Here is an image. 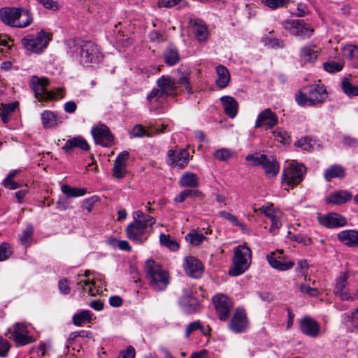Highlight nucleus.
I'll return each instance as SVG.
<instances>
[{"mask_svg": "<svg viewBox=\"0 0 358 358\" xmlns=\"http://www.w3.org/2000/svg\"><path fill=\"white\" fill-rule=\"evenodd\" d=\"M133 221L126 228L127 237L137 244H143L150 234V229L155 223V217L141 210L133 213Z\"/></svg>", "mask_w": 358, "mask_h": 358, "instance_id": "nucleus-1", "label": "nucleus"}, {"mask_svg": "<svg viewBox=\"0 0 358 358\" xmlns=\"http://www.w3.org/2000/svg\"><path fill=\"white\" fill-rule=\"evenodd\" d=\"M0 19L5 24L17 28H25L33 22V16L30 10L20 8H1Z\"/></svg>", "mask_w": 358, "mask_h": 358, "instance_id": "nucleus-2", "label": "nucleus"}, {"mask_svg": "<svg viewBox=\"0 0 358 358\" xmlns=\"http://www.w3.org/2000/svg\"><path fill=\"white\" fill-rule=\"evenodd\" d=\"M146 278L156 291L164 290L169 283V273L153 259H148L144 266Z\"/></svg>", "mask_w": 358, "mask_h": 358, "instance_id": "nucleus-3", "label": "nucleus"}, {"mask_svg": "<svg viewBox=\"0 0 358 358\" xmlns=\"http://www.w3.org/2000/svg\"><path fill=\"white\" fill-rule=\"evenodd\" d=\"M327 97V92L323 85H313L303 89L296 94V101L300 106H316L321 104Z\"/></svg>", "mask_w": 358, "mask_h": 358, "instance_id": "nucleus-4", "label": "nucleus"}, {"mask_svg": "<svg viewBox=\"0 0 358 358\" xmlns=\"http://www.w3.org/2000/svg\"><path fill=\"white\" fill-rule=\"evenodd\" d=\"M48 85L49 80L47 78H39L37 76L31 78L30 87L34 92L35 97L39 101H52L64 96L62 89L58 88L55 91H49L46 88Z\"/></svg>", "mask_w": 358, "mask_h": 358, "instance_id": "nucleus-5", "label": "nucleus"}, {"mask_svg": "<svg viewBox=\"0 0 358 358\" xmlns=\"http://www.w3.org/2000/svg\"><path fill=\"white\" fill-rule=\"evenodd\" d=\"M251 250L246 245L235 248L233 257V266L229 270L231 276H238L243 273L250 264Z\"/></svg>", "mask_w": 358, "mask_h": 358, "instance_id": "nucleus-6", "label": "nucleus"}, {"mask_svg": "<svg viewBox=\"0 0 358 358\" xmlns=\"http://www.w3.org/2000/svg\"><path fill=\"white\" fill-rule=\"evenodd\" d=\"M73 48L79 55L80 63L83 65L97 64L102 59L99 48L92 41H83L80 44H75Z\"/></svg>", "mask_w": 358, "mask_h": 358, "instance_id": "nucleus-7", "label": "nucleus"}, {"mask_svg": "<svg viewBox=\"0 0 358 358\" xmlns=\"http://www.w3.org/2000/svg\"><path fill=\"white\" fill-rule=\"evenodd\" d=\"M305 173L306 167L303 164L294 162L289 163L282 171V182L294 187L303 180Z\"/></svg>", "mask_w": 358, "mask_h": 358, "instance_id": "nucleus-8", "label": "nucleus"}, {"mask_svg": "<svg viewBox=\"0 0 358 358\" xmlns=\"http://www.w3.org/2000/svg\"><path fill=\"white\" fill-rule=\"evenodd\" d=\"M51 34L41 29L36 36L27 35L22 38V43L29 51L39 52L46 48L51 40Z\"/></svg>", "mask_w": 358, "mask_h": 358, "instance_id": "nucleus-9", "label": "nucleus"}, {"mask_svg": "<svg viewBox=\"0 0 358 358\" xmlns=\"http://www.w3.org/2000/svg\"><path fill=\"white\" fill-rule=\"evenodd\" d=\"M281 24L292 35L303 39L310 38L314 32L313 28L303 20H286Z\"/></svg>", "mask_w": 358, "mask_h": 358, "instance_id": "nucleus-10", "label": "nucleus"}, {"mask_svg": "<svg viewBox=\"0 0 358 358\" xmlns=\"http://www.w3.org/2000/svg\"><path fill=\"white\" fill-rule=\"evenodd\" d=\"M282 250H277L266 255V260L270 266L279 271H285L292 269L294 262L283 255Z\"/></svg>", "mask_w": 358, "mask_h": 358, "instance_id": "nucleus-11", "label": "nucleus"}, {"mask_svg": "<svg viewBox=\"0 0 358 358\" xmlns=\"http://www.w3.org/2000/svg\"><path fill=\"white\" fill-rule=\"evenodd\" d=\"M91 133L95 143L103 147L109 146L114 139L109 128L101 123L94 125L91 129Z\"/></svg>", "mask_w": 358, "mask_h": 358, "instance_id": "nucleus-12", "label": "nucleus"}, {"mask_svg": "<svg viewBox=\"0 0 358 358\" xmlns=\"http://www.w3.org/2000/svg\"><path fill=\"white\" fill-rule=\"evenodd\" d=\"M249 327V321L243 308H236L229 324V329L235 334L245 332Z\"/></svg>", "mask_w": 358, "mask_h": 358, "instance_id": "nucleus-13", "label": "nucleus"}, {"mask_svg": "<svg viewBox=\"0 0 358 358\" xmlns=\"http://www.w3.org/2000/svg\"><path fill=\"white\" fill-rule=\"evenodd\" d=\"M11 334L10 338L17 345H25L35 341L33 336H29L27 327L23 323H16L12 330H9Z\"/></svg>", "mask_w": 358, "mask_h": 358, "instance_id": "nucleus-14", "label": "nucleus"}, {"mask_svg": "<svg viewBox=\"0 0 358 358\" xmlns=\"http://www.w3.org/2000/svg\"><path fill=\"white\" fill-rule=\"evenodd\" d=\"M182 292L179 301L180 306L189 313L196 312L199 306V301L195 296L196 292L192 287H187Z\"/></svg>", "mask_w": 358, "mask_h": 358, "instance_id": "nucleus-15", "label": "nucleus"}, {"mask_svg": "<svg viewBox=\"0 0 358 358\" xmlns=\"http://www.w3.org/2000/svg\"><path fill=\"white\" fill-rule=\"evenodd\" d=\"M218 317L220 320H226L229 315L231 303L229 298L224 294H217L213 298Z\"/></svg>", "mask_w": 358, "mask_h": 358, "instance_id": "nucleus-16", "label": "nucleus"}, {"mask_svg": "<svg viewBox=\"0 0 358 358\" xmlns=\"http://www.w3.org/2000/svg\"><path fill=\"white\" fill-rule=\"evenodd\" d=\"M317 220L320 224L329 229L343 227L347 224L346 218L336 213L319 214Z\"/></svg>", "mask_w": 358, "mask_h": 358, "instance_id": "nucleus-17", "label": "nucleus"}, {"mask_svg": "<svg viewBox=\"0 0 358 358\" xmlns=\"http://www.w3.org/2000/svg\"><path fill=\"white\" fill-rule=\"evenodd\" d=\"M183 268L185 273L194 278H199L203 271L201 262L192 256L186 257L183 261Z\"/></svg>", "mask_w": 358, "mask_h": 358, "instance_id": "nucleus-18", "label": "nucleus"}, {"mask_svg": "<svg viewBox=\"0 0 358 358\" xmlns=\"http://www.w3.org/2000/svg\"><path fill=\"white\" fill-rule=\"evenodd\" d=\"M278 124V115L270 108H266L258 115L254 127L258 129L266 126L268 129H272Z\"/></svg>", "mask_w": 358, "mask_h": 358, "instance_id": "nucleus-19", "label": "nucleus"}, {"mask_svg": "<svg viewBox=\"0 0 358 358\" xmlns=\"http://www.w3.org/2000/svg\"><path fill=\"white\" fill-rule=\"evenodd\" d=\"M129 154L127 151L120 152L116 157L113 169V176L116 178H122L127 173V162L129 159Z\"/></svg>", "mask_w": 358, "mask_h": 358, "instance_id": "nucleus-20", "label": "nucleus"}, {"mask_svg": "<svg viewBox=\"0 0 358 358\" xmlns=\"http://www.w3.org/2000/svg\"><path fill=\"white\" fill-rule=\"evenodd\" d=\"M320 329L317 322L310 317L306 316L301 320L300 330L308 336L316 338L319 335Z\"/></svg>", "mask_w": 358, "mask_h": 358, "instance_id": "nucleus-21", "label": "nucleus"}, {"mask_svg": "<svg viewBox=\"0 0 358 358\" xmlns=\"http://www.w3.org/2000/svg\"><path fill=\"white\" fill-rule=\"evenodd\" d=\"M196 331L206 337H210L212 328L209 325H204L199 320L189 322L185 329V338H189L191 335Z\"/></svg>", "mask_w": 358, "mask_h": 358, "instance_id": "nucleus-22", "label": "nucleus"}, {"mask_svg": "<svg viewBox=\"0 0 358 358\" xmlns=\"http://www.w3.org/2000/svg\"><path fill=\"white\" fill-rule=\"evenodd\" d=\"M338 240L350 248H358V231L347 229L337 234Z\"/></svg>", "mask_w": 358, "mask_h": 358, "instance_id": "nucleus-23", "label": "nucleus"}, {"mask_svg": "<svg viewBox=\"0 0 358 358\" xmlns=\"http://www.w3.org/2000/svg\"><path fill=\"white\" fill-rule=\"evenodd\" d=\"M352 199V194L348 190H338L332 192L325 199L326 203L331 205H341Z\"/></svg>", "mask_w": 358, "mask_h": 358, "instance_id": "nucleus-24", "label": "nucleus"}, {"mask_svg": "<svg viewBox=\"0 0 358 358\" xmlns=\"http://www.w3.org/2000/svg\"><path fill=\"white\" fill-rule=\"evenodd\" d=\"M41 122L45 129L57 127L62 122V117L56 112L45 110L41 113Z\"/></svg>", "mask_w": 358, "mask_h": 358, "instance_id": "nucleus-25", "label": "nucleus"}, {"mask_svg": "<svg viewBox=\"0 0 358 358\" xmlns=\"http://www.w3.org/2000/svg\"><path fill=\"white\" fill-rule=\"evenodd\" d=\"M80 148L83 151H88L90 150V145L87 141L80 136H76L68 139L62 148L66 152L69 153L74 148Z\"/></svg>", "mask_w": 358, "mask_h": 358, "instance_id": "nucleus-26", "label": "nucleus"}, {"mask_svg": "<svg viewBox=\"0 0 358 358\" xmlns=\"http://www.w3.org/2000/svg\"><path fill=\"white\" fill-rule=\"evenodd\" d=\"M348 275L345 273H342L336 279L335 292L342 300H348L350 296V292L347 288Z\"/></svg>", "mask_w": 358, "mask_h": 358, "instance_id": "nucleus-27", "label": "nucleus"}, {"mask_svg": "<svg viewBox=\"0 0 358 358\" xmlns=\"http://www.w3.org/2000/svg\"><path fill=\"white\" fill-rule=\"evenodd\" d=\"M157 85L164 94L171 96L176 94V83L174 79L168 76H162L157 80Z\"/></svg>", "mask_w": 358, "mask_h": 358, "instance_id": "nucleus-28", "label": "nucleus"}, {"mask_svg": "<svg viewBox=\"0 0 358 358\" xmlns=\"http://www.w3.org/2000/svg\"><path fill=\"white\" fill-rule=\"evenodd\" d=\"M321 49L315 45L309 44L300 50V57L305 62H314L317 59Z\"/></svg>", "mask_w": 358, "mask_h": 358, "instance_id": "nucleus-29", "label": "nucleus"}, {"mask_svg": "<svg viewBox=\"0 0 358 358\" xmlns=\"http://www.w3.org/2000/svg\"><path fill=\"white\" fill-rule=\"evenodd\" d=\"M224 106V113L231 118H234L238 113V104L236 100L229 96H224L220 98Z\"/></svg>", "mask_w": 358, "mask_h": 358, "instance_id": "nucleus-30", "label": "nucleus"}, {"mask_svg": "<svg viewBox=\"0 0 358 358\" xmlns=\"http://www.w3.org/2000/svg\"><path fill=\"white\" fill-rule=\"evenodd\" d=\"M345 176V169L338 164H334L327 169L324 172V178L328 182L335 178H343Z\"/></svg>", "mask_w": 358, "mask_h": 358, "instance_id": "nucleus-31", "label": "nucleus"}, {"mask_svg": "<svg viewBox=\"0 0 358 358\" xmlns=\"http://www.w3.org/2000/svg\"><path fill=\"white\" fill-rule=\"evenodd\" d=\"M179 184L183 187H197L199 185V178L192 172L184 173L179 180Z\"/></svg>", "mask_w": 358, "mask_h": 358, "instance_id": "nucleus-32", "label": "nucleus"}, {"mask_svg": "<svg viewBox=\"0 0 358 358\" xmlns=\"http://www.w3.org/2000/svg\"><path fill=\"white\" fill-rule=\"evenodd\" d=\"M217 78L216 80L217 85L221 88H225L230 81V74L228 69L223 65H220L216 69Z\"/></svg>", "mask_w": 358, "mask_h": 358, "instance_id": "nucleus-33", "label": "nucleus"}, {"mask_svg": "<svg viewBox=\"0 0 358 358\" xmlns=\"http://www.w3.org/2000/svg\"><path fill=\"white\" fill-rule=\"evenodd\" d=\"M264 161L262 166L265 170L266 173L271 177L276 176L280 170L278 162L273 157H268L267 155L266 159Z\"/></svg>", "mask_w": 358, "mask_h": 358, "instance_id": "nucleus-34", "label": "nucleus"}, {"mask_svg": "<svg viewBox=\"0 0 358 358\" xmlns=\"http://www.w3.org/2000/svg\"><path fill=\"white\" fill-rule=\"evenodd\" d=\"M193 29L199 41H203L206 40L208 37V29L203 20L199 19L195 20L193 23Z\"/></svg>", "mask_w": 358, "mask_h": 358, "instance_id": "nucleus-35", "label": "nucleus"}, {"mask_svg": "<svg viewBox=\"0 0 358 358\" xmlns=\"http://www.w3.org/2000/svg\"><path fill=\"white\" fill-rule=\"evenodd\" d=\"M165 63L169 66L176 64L180 60L179 52L176 48L168 47L163 53Z\"/></svg>", "mask_w": 358, "mask_h": 358, "instance_id": "nucleus-36", "label": "nucleus"}, {"mask_svg": "<svg viewBox=\"0 0 358 358\" xmlns=\"http://www.w3.org/2000/svg\"><path fill=\"white\" fill-rule=\"evenodd\" d=\"M92 313L88 310H82L73 316V323L77 327H82L91 322Z\"/></svg>", "mask_w": 358, "mask_h": 358, "instance_id": "nucleus-37", "label": "nucleus"}, {"mask_svg": "<svg viewBox=\"0 0 358 358\" xmlns=\"http://www.w3.org/2000/svg\"><path fill=\"white\" fill-rule=\"evenodd\" d=\"M18 106L17 102H13L8 104H2L0 106V117L4 124L9 121V117L12 113L15 110Z\"/></svg>", "mask_w": 358, "mask_h": 358, "instance_id": "nucleus-38", "label": "nucleus"}, {"mask_svg": "<svg viewBox=\"0 0 358 358\" xmlns=\"http://www.w3.org/2000/svg\"><path fill=\"white\" fill-rule=\"evenodd\" d=\"M190 71L185 69L179 72L178 77L176 80V85L184 87L187 92H192V87L190 85Z\"/></svg>", "mask_w": 358, "mask_h": 358, "instance_id": "nucleus-39", "label": "nucleus"}, {"mask_svg": "<svg viewBox=\"0 0 358 358\" xmlns=\"http://www.w3.org/2000/svg\"><path fill=\"white\" fill-rule=\"evenodd\" d=\"M77 285L91 296H95L99 293V289L95 286V283L90 279H78Z\"/></svg>", "mask_w": 358, "mask_h": 358, "instance_id": "nucleus-40", "label": "nucleus"}, {"mask_svg": "<svg viewBox=\"0 0 358 358\" xmlns=\"http://www.w3.org/2000/svg\"><path fill=\"white\" fill-rule=\"evenodd\" d=\"M77 285L91 296H95L99 293V289L95 286V283L90 279H78Z\"/></svg>", "mask_w": 358, "mask_h": 358, "instance_id": "nucleus-41", "label": "nucleus"}, {"mask_svg": "<svg viewBox=\"0 0 358 358\" xmlns=\"http://www.w3.org/2000/svg\"><path fill=\"white\" fill-rule=\"evenodd\" d=\"M167 95L160 88H154L147 96V100L150 103H162L167 98Z\"/></svg>", "mask_w": 358, "mask_h": 358, "instance_id": "nucleus-42", "label": "nucleus"}, {"mask_svg": "<svg viewBox=\"0 0 358 358\" xmlns=\"http://www.w3.org/2000/svg\"><path fill=\"white\" fill-rule=\"evenodd\" d=\"M34 229L31 224H29L23 229L22 234L19 236L20 241L22 245L29 246L33 240Z\"/></svg>", "mask_w": 358, "mask_h": 358, "instance_id": "nucleus-43", "label": "nucleus"}, {"mask_svg": "<svg viewBox=\"0 0 358 358\" xmlns=\"http://www.w3.org/2000/svg\"><path fill=\"white\" fill-rule=\"evenodd\" d=\"M62 192L69 197H78L85 195L87 189L85 188H75L68 185H64L61 187Z\"/></svg>", "mask_w": 358, "mask_h": 358, "instance_id": "nucleus-44", "label": "nucleus"}, {"mask_svg": "<svg viewBox=\"0 0 358 358\" xmlns=\"http://www.w3.org/2000/svg\"><path fill=\"white\" fill-rule=\"evenodd\" d=\"M189 152L185 150H181L173 161V166L183 169L188 163Z\"/></svg>", "mask_w": 358, "mask_h": 358, "instance_id": "nucleus-45", "label": "nucleus"}, {"mask_svg": "<svg viewBox=\"0 0 358 358\" xmlns=\"http://www.w3.org/2000/svg\"><path fill=\"white\" fill-rule=\"evenodd\" d=\"M185 238L187 241H189L192 245H199L206 239V236L196 230H192L189 233H188Z\"/></svg>", "mask_w": 358, "mask_h": 358, "instance_id": "nucleus-46", "label": "nucleus"}, {"mask_svg": "<svg viewBox=\"0 0 358 358\" xmlns=\"http://www.w3.org/2000/svg\"><path fill=\"white\" fill-rule=\"evenodd\" d=\"M159 241L162 245L166 246L172 251H176L179 248V244L174 239L171 238L169 234H160Z\"/></svg>", "mask_w": 358, "mask_h": 358, "instance_id": "nucleus-47", "label": "nucleus"}, {"mask_svg": "<svg viewBox=\"0 0 358 358\" xmlns=\"http://www.w3.org/2000/svg\"><path fill=\"white\" fill-rule=\"evenodd\" d=\"M219 215L221 217L231 222L234 226L238 227L242 231L247 230L246 226L240 222L233 214L227 211H220Z\"/></svg>", "mask_w": 358, "mask_h": 358, "instance_id": "nucleus-48", "label": "nucleus"}, {"mask_svg": "<svg viewBox=\"0 0 358 358\" xmlns=\"http://www.w3.org/2000/svg\"><path fill=\"white\" fill-rule=\"evenodd\" d=\"M273 136L276 141L283 144H288L290 142V136L288 132L282 129L278 128L272 131Z\"/></svg>", "mask_w": 358, "mask_h": 358, "instance_id": "nucleus-49", "label": "nucleus"}, {"mask_svg": "<svg viewBox=\"0 0 358 358\" xmlns=\"http://www.w3.org/2000/svg\"><path fill=\"white\" fill-rule=\"evenodd\" d=\"M342 90L348 96H358V86L353 85L346 78L342 82Z\"/></svg>", "mask_w": 358, "mask_h": 358, "instance_id": "nucleus-50", "label": "nucleus"}, {"mask_svg": "<svg viewBox=\"0 0 358 358\" xmlns=\"http://www.w3.org/2000/svg\"><path fill=\"white\" fill-rule=\"evenodd\" d=\"M345 54L346 57L354 60L355 65L358 68V45H348L345 48Z\"/></svg>", "mask_w": 358, "mask_h": 358, "instance_id": "nucleus-51", "label": "nucleus"}, {"mask_svg": "<svg viewBox=\"0 0 358 358\" xmlns=\"http://www.w3.org/2000/svg\"><path fill=\"white\" fill-rule=\"evenodd\" d=\"M325 71L329 73H336L341 71L343 68V62H338L333 60L328 61L323 64Z\"/></svg>", "mask_w": 358, "mask_h": 358, "instance_id": "nucleus-52", "label": "nucleus"}, {"mask_svg": "<svg viewBox=\"0 0 358 358\" xmlns=\"http://www.w3.org/2000/svg\"><path fill=\"white\" fill-rule=\"evenodd\" d=\"M131 136L135 138H141L143 136L152 137L153 134L150 131H147L145 128L141 124H136L130 133Z\"/></svg>", "mask_w": 358, "mask_h": 358, "instance_id": "nucleus-53", "label": "nucleus"}, {"mask_svg": "<svg viewBox=\"0 0 358 358\" xmlns=\"http://www.w3.org/2000/svg\"><path fill=\"white\" fill-rule=\"evenodd\" d=\"M266 159V155L264 154H252L248 155L246 157V161L251 163L252 166H259L262 165L264 163V160Z\"/></svg>", "mask_w": 358, "mask_h": 358, "instance_id": "nucleus-54", "label": "nucleus"}, {"mask_svg": "<svg viewBox=\"0 0 358 358\" xmlns=\"http://www.w3.org/2000/svg\"><path fill=\"white\" fill-rule=\"evenodd\" d=\"M233 155V152L227 148H221L216 150L214 153V157L216 159L220 162H225L229 159Z\"/></svg>", "mask_w": 358, "mask_h": 358, "instance_id": "nucleus-55", "label": "nucleus"}, {"mask_svg": "<svg viewBox=\"0 0 358 358\" xmlns=\"http://www.w3.org/2000/svg\"><path fill=\"white\" fill-rule=\"evenodd\" d=\"M313 141L312 139L305 137L298 140L294 143V145L302 148L306 151H310L313 149Z\"/></svg>", "mask_w": 358, "mask_h": 358, "instance_id": "nucleus-56", "label": "nucleus"}, {"mask_svg": "<svg viewBox=\"0 0 358 358\" xmlns=\"http://www.w3.org/2000/svg\"><path fill=\"white\" fill-rule=\"evenodd\" d=\"M282 216V213H277L276 215H273L269 220L271 222V225L270 227V232L275 234L278 229L281 227V222L280 221Z\"/></svg>", "mask_w": 358, "mask_h": 358, "instance_id": "nucleus-57", "label": "nucleus"}, {"mask_svg": "<svg viewBox=\"0 0 358 358\" xmlns=\"http://www.w3.org/2000/svg\"><path fill=\"white\" fill-rule=\"evenodd\" d=\"M263 3L271 8L276 9L286 6L289 0H263Z\"/></svg>", "mask_w": 358, "mask_h": 358, "instance_id": "nucleus-58", "label": "nucleus"}, {"mask_svg": "<svg viewBox=\"0 0 358 358\" xmlns=\"http://www.w3.org/2000/svg\"><path fill=\"white\" fill-rule=\"evenodd\" d=\"M12 254L10 246L7 243H3L0 245V262L8 259Z\"/></svg>", "mask_w": 358, "mask_h": 358, "instance_id": "nucleus-59", "label": "nucleus"}, {"mask_svg": "<svg viewBox=\"0 0 358 358\" xmlns=\"http://www.w3.org/2000/svg\"><path fill=\"white\" fill-rule=\"evenodd\" d=\"M259 210L264 213L268 219L272 217L273 215H276L277 213H281L280 211L274 209L273 203H268L266 206H262L259 209Z\"/></svg>", "mask_w": 358, "mask_h": 358, "instance_id": "nucleus-60", "label": "nucleus"}, {"mask_svg": "<svg viewBox=\"0 0 358 358\" xmlns=\"http://www.w3.org/2000/svg\"><path fill=\"white\" fill-rule=\"evenodd\" d=\"M10 349V344L9 342L0 336V357H6Z\"/></svg>", "mask_w": 358, "mask_h": 358, "instance_id": "nucleus-61", "label": "nucleus"}, {"mask_svg": "<svg viewBox=\"0 0 358 358\" xmlns=\"http://www.w3.org/2000/svg\"><path fill=\"white\" fill-rule=\"evenodd\" d=\"M38 3H40L44 8L46 9H50L52 10H59V5L57 1L53 0H36Z\"/></svg>", "mask_w": 358, "mask_h": 358, "instance_id": "nucleus-62", "label": "nucleus"}, {"mask_svg": "<svg viewBox=\"0 0 358 358\" xmlns=\"http://www.w3.org/2000/svg\"><path fill=\"white\" fill-rule=\"evenodd\" d=\"M300 290L303 293H306L310 296H317L319 292L317 288H313L310 286L303 284L300 286Z\"/></svg>", "mask_w": 358, "mask_h": 358, "instance_id": "nucleus-63", "label": "nucleus"}, {"mask_svg": "<svg viewBox=\"0 0 358 358\" xmlns=\"http://www.w3.org/2000/svg\"><path fill=\"white\" fill-rule=\"evenodd\" d=\"M135 349L132 346H129L124 351H122L117 358H134Z\"/></svg>", "mask_w": 358, "mask_h": 358, "instance_id": "nucleus-64", "label": "nucleus"}]
</instances>
